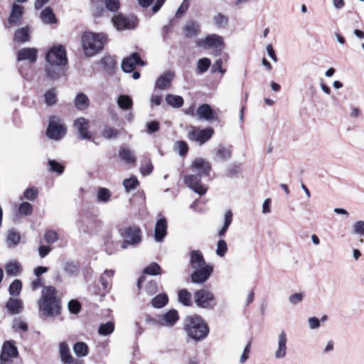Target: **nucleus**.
I'll return each mask as SVG.
<instances>
[{
	"label": "nucleus",
	"instance_id": "obj_38",
	"mask_svg": "<svg viewBox=\"0 0 364 364\" xmlns=\"http://www.w3.org/2000/svg\"><path fill=\"white\" fill-rule=\"evenodd\" d=\"M166 102L168 105L174 108H180L183 105V99L182 97L171 94H168L166 96Z\"/></svg>",
	"mask_w": 364,
	"mask_h": 364
},
{
	"label": "nucleus",
	"instance_id": "obj_40",
	"mask_svg": "<svg viewBox=\"0 0 364 364\" xmlns=\"http://www.w3.org/2000/svg\"><path fill=\"white\" fill-rule=\"evenodd\" d=\"M88 346L84 342H77L73 346V351L78 358L85 357L88 353Z\"/></svg>",
	"mask_w": 364,
	"mask_h": 364
},
{
	"label": "nucleus",
	"instance_id": "obj_52",
	"mask_svg": "<svg viewBox=\"0 0 364 364\" xmlns=\"http://www.w3.org/2000/svg\"><path fill=\"white\" fill-rule=\"evenodd\" d=\"M139 185V181L135 176L123 181V186L127 192L135 189Z\"/></svg>",
	"mask_w": 364,
	"mask_h": 364
},
{
	"label": "nucleus",
	"instance_id": "obj_28",
	"mask_svg": "<svg viewBox=\"0 0 364 364\" xmlns=\"http://www.w3.org/2000/svg\"><path fill=\"white\" fill-rule=\"evenodd\" d=\"M6 308L11 314H19L22 309L23 304L20 299L10 298L6 304Z\"/></svg>",
	"mask_w": 364,
	"mask_h": 364
},
{
	"label": "nucleus",
	"instance_id": "obj_56",
	"mask_svg": "<svg viewBox=\"0 0 364 364\" xmlns=\"http://www.w3.org/2000/svg\"><path fill=\"white\" fill-rule=\"evenodd\" d=\"M38 194V189L35 187L27 188L23 193V198L28 200L33 201Z\"/></svg>",
	"mask_w": 364,
	"mask_h": 364
},
{
	"label": "nucleus",
	"instance_id": "obj_12",
	"mask_svg": "<svg viewBox=\"0 0 364 364\" xmlns=\"http://www.w3.org/2000/svg\"><path fill=\"white\" fill-rule=\"evenodd\" d=\"M213 133L214 131L210 127L199 130L193 129L188 132V137L191 141H196L202 145L211 139Z\"/></svg>",
	"mask_w": 364,
	"mask_h": 364
},
{
	"label": "nucleus",
	"instance_id": "obj_7",
	"mask_svg": "<svg viewBox=\"0 0 364 364\" xmlns=\"http://www.w3.org/2000/svg\"><path fill=\"white\" fill-rule=\"evenodd\" d=\"M193 296L195 303L198 307L213 309L216 305L213 294L207 289L197 290Z\"/></svg>",
	"mask_w": 364,
	"mask_h": 364
},
{
	"label": "nucleus",
	"instance_id": "obj_59",
	"mask_svg": "<svg viewBox=\"0 0 364 364\" xmlns=\"http://www.w3.org/2000/svg\"><path fill=\"white\" fill-rule=\"evenodd\" d=\"M68 309L70 313L77 314L81 310V304L80 303L75 299H72L68 302Z\"/></svg>",
	"mask_w": 364,
	"mask_h": 364
},
{
	"label": "nucleus",
	"instance_id": "obj_24",
	"mask_svg": "<svg viewBox=\"0 0 364 364\" xmlns=\"http://www.w3.org/2000/svg\"><path fill=\"white\" fill-rule=\"evenodd\" d=\"M119 157L127 164H134L136 161L134 152L127 146H121L119 149Z\"/></svg>",
	"mask_w": 364,
	"mask_h": 364
},
{
	"label": "nucleus",
	"instance_id": "obj_34",
	"mask_svg": "<svg viewBox=\"0 0 364 364\" xmlns=\"http://www.w3.org/2000/svg\"><path fill=\"white\" fill-rule=\"evenodd\" d=\"M90 105V100L87 96L82 93H78L75 98V106L78 110H85Z\"/></svg>",
	"mask_w": 364,
	"mask_h": 364
},
{
	"label": "nucleus",
	"instance_id": "obj_17",
	"mask_svg": "<svg viewBox=\"0 0 364 364\" xmlns=\"http://www.w3.org/2000/svg\"><path fill=\"white\" fill-rule=\"evenodd\" d=\"M287 338L284 331H282L277 338V348L274 353L276 359L284 358L287 355Z\"/></svg>",
	"mask_w": 364,
	"mask_h": 364
},
{
	"label": "nucleus",
	"instance_id": "obj_3",
	"mask_svg": "<svg viewBox=\"0 0 364 364\" xmlns=\"http://www.w3.org/2000/svg\"><path fill=\"white\" fill-rule=\"evenodd\" d=\"M183 329L187 336L196 342L204 340L209 333L207 323L198 315L186 316L183 321Z\"/></svg>",
	"mask_w": 364,
	"mask_h": 364
},
{
	"label": "nucleus",
	"instance_id": "obj_9",
	"mask_svg": "<svg viewBox=\"0 0 364 364\" xmlns=\"http://www.w3.org/2000/svg\"><path fill=\"white\" fill-rule=\"evenodd\" d=\"M18 356V351L14 342L6 341L4 343L0 355V364H8L12 362L13 358Z\"/></svg>",
	"mask_w": 364,
	"mask_h": 364
},
{
	"label": "nucleus",
	"instance_id": "obj_43",
	"mask_svg": "<svg viewBox=\"0 0 364 364\" xmlns=\"http://www.w3.org/2000/svg\"><path fill=\"white\" fill-rule=\"evenodd\" d=\"M132 100L129 96L121 95L118 97L117 105L121 109H129L132 107Z\"/></svg>",
	"mask_w": 364,
	"mask_h": 364
},
{
	"label": "nucleus",
	"instance_id": "obj_22",
	"mask_svg": "<svg viewBox=\"0 0 364 364\" xmlns=\"http://www.w3.org/2000/svg\"><path fill=\"white\" fill-rule=\"evenodd\" d=\"M62 64H50L46 63L45 65V71L48 78L51 80H56L64 73Z\"/></svg>",
	"mask_w": 364,
	"mask_h": 364
},
{
	"label": "nucleus",
	"instance_id": "obj_30",
	"mask_svg": "<svg viewBox=\"0 0 364 364\" xmlns=\"http://www.w3.org/2000/svg\"><path fill=\"white\" fill-rule=\"evenodd\" d=\"M233 214L231 210H225L223 217V225L218 230V235L220 237L225 236L228 228L232 222Z\"/></svg>",
	"mask_w": 364,
	"mask_h": 364
},
{
	"label": "nucleus",
	"instance_id": "obj_39",
	"mask_svg": "<svg viewBox=\"0 0 364 364\" xmlns=\"http://www.w3.org/2000/svg\"><path fill=\"white\" fill-rule=\"evenodd\" d=\"M5 271L9 276H17L21 272V265L16 261H11L6 264Z\"/></svg>",
	"mask_w": 364,
	"mask_h": 364
},
{
	"label": "nucleus",
	"instance_id": "obj_16",
	"mask_svg": "<svg viewBox=\"0 0 364 364\" xmlns=\"http://www.w3.org/2000/svg\"><path fill=\"white\" fill-rule=\"evenodd\" d=\"M196 115L200 120L211 121L218 119L216 112L208 104L200 105L196 110Z\"/></svg>",
	"mask_w": 364,
	"mask_h": 364
},
{
	"label": "nucleus",
	"instance_id": "obj_26",
	"mask_svg": "<svg viewBox=\"0 0 364 364\" xmlns=\"http://www.w3.org/2000/svg\"><path fill=\"white\" fill-rule=\"evenodd\" d=\"M232 150L230 147H227L224 145L220 144L215 149V157L217 160L225 161L231 158Z\"/></svg>",
	"mask_w": 364,
	"mask_h": 364
},
{
	"label": "nucleus",
	"instance_id": "obj_51",
	"mask_svg": "<svg viewBox=\"0 0 364 364\" xmlns=\"http://www.w3.org/2000/svg\"><path fill=\"white\" fill-rule=\"evenodd\" d=\"M146 274L156 276L161 274V267L156 262H153L144 269Z\"/></svg>",
	"mask_w": 364,
	"mask_h": 364
},
{
	"label": "nucleus",
	"instance_id": "obj_21",
	"mask_svg": "<svg viewBox=\"0 0 364 364\" xmlns=\"http://www.w3.org/2000/svg\"><path fill=\"white\" fill-rule=\"evenodd\" d=\"M167 222L165 218L159 219L154 228V238L156 242H161L167 234Z\"/></svg>",
	"mask_w": 364,
	"mask_h": 364
},
{
	"label": "nucleus",
	"instance_id": "obj_44",
	"mask_svg": "<svg viewBox=\"0 0 364 364\" xmlns=\"http://www.w3.org/2000/svg\"><path fill=\"white\" fill-rule=\"evenodd\" d=\"M48 166L50 172L57 173L59 175H61L64 172V166L54 159L48 160Z\"/></svg>",
	"mask_w": 364,
	"mask_h": 364
},
{
	"label": "nucleus",
	"instance_id": "obj_1",
	"mask_svg": "<svg viewBox=\"0 0 364 364\" xmlns=\"http://www.w3.org/2000/svg\"><path fill=\"white\" fill-rule=\"evenodd\" d=\"M191 168L195 173L186 175L183 181L193 191L203 196L207 192L208 188L201 184V178L209 176L211 171L210 164L202 158H198L192 162Z\"/></svg>",
	"mask_w": 364,
	"mask_h": 364
},
{
	"label": "nucleus",
	"instance_id": "obj_47",
	"mask_svg": "<svg viewBox=\"0 0 364 364\" xmlns=\"http://www.w3.org/2000/svg\"><path fill=\"white\" fill-rule=\"evenodd\" d=\"M114 330V323L108 321L105 323H102L98 328L99 334L102 336H107L111 334Z\"/></svg>",
	"mask_w": 364,
	"mask_h": 364
},
{
	"label": "nucleus",
	"instance_id": "obj_25",
	"mask_svg": "<svg viewBox=\"0 0 364 364\" xmlns=\"http://www.w3.org/2000/svg\"><path fill=\"white\" fill-rule=\"evenodd\" d=\"M178 320V311L175 309H171L162 315L161 323L164 326H172Z\"/></svg>",
	"mask_w": 364,
	"mask_h": 364
},
{
	"label": "nucleus",
	"instance_id": "obj_6",
	"mask_svg": "<svg viewBox=\"0 0 364 364\" xmlns=\"http://www.w3.org/2000/svg\"><path fill=\"white\" fill-rule=\"evenodd\" d=\"M66 127L62 120L57 116L49 118V124L46 130V135L49 139L59 140L66 134Z\"/></svg>",
	"mask_w": 364,
	"mask_h": 364
},
{
	"label": "nucleus",
	"instance_id": "obj_2",
	"mask_svg": "<svg viewBox=\"0 0 364 364\" xmlns=\"http://www.w3.org/2000/svg\"><path fill=\"white\" fill-rule=\"evenodd\" d=\"M39 311L47 316H58L60 314L61 299L58 296V291L53 286L44 287L41 298L38 301Z\"/></svg>",
	"mask_w": 364,
	"mask_h": 364
},
{
	"label": "nucleus",
	"instance_id": "obj_55",
	"mask_svg": "<svg viewBox=\"0 0 364 364\" xmlns=\"http://www.w3.org/2000/svg\"><path fill=\"white\" fill-rule=\"evenodd\" d=\"M102 136L107 139L115 138L119 135V132L117 129L111 127H105L102 131Z\"/></svg>",
	"mask_w": 364,
	"mask_h": 364
},
{
	"label": "nucleus",
	"instance_id": "obj_10",
	"mask_svg": "<svg viewBox=\"0 0 364 364\" xmlns=\"http://www.w3.org/2000/svg\"><path fill=\"white\" fill-rule=\"evenodd\" d=\"M112 22L118 31L134 29L136 26L135 17H127L121 13L114 15L112 18Z\"/></svg>",
	"mask_w": 364,
	"mask_h": 364
},
{
	"label": "nucleus",
	"instance_id": "obj_29",
	"mask_svg": "<svg viewBox=\"0 0 364 364\" xmlns=\"http://www.w3.org/2000/svg\"><path fill=\"white\" fill-rule=\"evenodd\" d=\"M104 0H91L90 11L95 17H100L105 12Z\"/></svg>",
	"mask_w": 364,
	"mask_h": 364
},
{
	"label": "nucleus",
	"instance_id": "obj_54",
	"mask_svg": "<svg viewBox=\"0 0 364 364\" xmlns=\"http://www.w3.org/2000/svg\"><path fill=\"white\" fill-rule=\"evenodd\" d=\"M18 212L23 215H30L33 212V206L28 202H22L18 206Z\"/></svg>",
	"mask_w": 364,
	"mask_h": 364
},
{
	"label": "nucleus",
	"instance_id": "obj_35",
	"mask_svg": "<svg viewBox=\"0 0 364 364\" xmlns=\"http://www.w3.org/2000/svg\"><path fill=\"white\" fill-rule=\"evenodd\" d=\"M200 24L196 21L188 22L184 26V32L186 37L196 36L200 32Z\"/></svg>",
	"mask_w": 364,
	"mask_h": 364
},
{
	"label": "nucleus",
	"instance_id": "obj_14",
	"mask_svg": "<svg viewBox=\"0 0 364 364\" xmlns=\"http://www.w3.org/2000/svg\"><path fill=\"white\" fill-rule=\"evenodd\" d=\"M136 65L144 66V62L141 59L138 53L135 52L131 54L128 58H124L122 62V69L125 73H130L134 68Z\"/></svg>",
	"mask_w": 364,
	"mask_h": 364
},
{
	"label": "nucleus",
	"instance_id": "obj_62",
	"mask_svg": "<svg viewBox=\"0 0 364 364\" xmlns=\"http://www.w3.org/2000/svg\"><path fill=\"white\" fill-rule=\"evenodd\" d=\"M145 290L149 295H154L158 291V284L154 281H150L146 285Z\"/></svg>",
	"mask_w": 364,
	"mask_h": 364
},
{
	"label": "nucleus",
	"instance_id": "obj_53",
	"mask_svg": "<svg viewBox=\"0 0 364 364\" xmlns=\"http://www.w3.org/2000/svg\"><path fill=\"white\" fill-rule=\"evenodd\" d=\"M114 275V271L105 270L101 276L100 282L104 290L107 289L109 287V280Z\"/></svg>",
	"mask_w": 364,
	"mask_h": 364
},
{
	"label": "nucleus",
	"instance_id": "obj_11",
	"mask_svg": "<svg viewBox=\"0 0 364 364\" xmlns=\"http://www.w3.org/2000/svg\"><path fill=\"white\" fill-rule=\"evenodd\" d=\"M196 46L203 48H224L223 38L217 34L208 35L205 38L196 41Z\"/></svg>",
	"mask_w": 364,
	"mask_h": 364
},
{
	"label": "nucleus",
	"instance_id": "obj_8",
	"mask_svg": "<svg viewBox=\"0 0 364 364\" xmlns=\"http://www.w3.org/2000/svg\"><path fill=\"white\" fill-rule=\"evenodd\" d=\"M46 63L66 65L68 59L63 46H58L52 48L46 55Z\"/></svg>",
	"mask_w": 364,
	"mask_h": 364
},
{
	"label": "nucleus",
	"instance_id": "obj_32",
	"mask_svg": "<svg viewBox=\"0 0 364 364\" xmlns=\"http://www.w3.org/2000/svg\"><path fill=\"white\" fill-rule=\"evenodd\" d=\"M41 21L46 24H53L57 22L55 16L50 7L44 9L40 14Z\"/></svg>",
	"mask_w": 364,
	"mask_h": 364
},
{
	"label": "nucleus",
	"instance_id": "obj_31",
	"mask_svg": "<svg viewBox=\"0 0 364 364\" xmlns=\"http://www.w3.org/2000/svg\"><path fill=\"white\" fill-rule=\"evenodd\" d=\"M30 28L22 27L17 29L14 33V40L17 43H25L29 41Z\"/></svg>",
	"mask_w": 364,
	"mask_h": 364
},
{
	"label": "nucleus",
	"instance_id": "obj_19",
	"mask_svg": "<svg viewBox=\"0 0 364 364\" xmlns=\"http://www.w3.org/2000/svg\"><path fill=\"white\" fill-rule=\"evenodd\" d=\"M190 264L193 269L210 266L207 264L202 252L200 250H192L190 254Z\"/></svg>",
	"mask_w": 364,
	"mask_h": 364
},
{
	"label": "nucleus",
	"instance_id": "obj_41",
	"mask_svg": "<svg viewBox=\"0 0 364 364\" xmlns=\"http://www.w3.org/2000/svg\"><path fill=\"white\" fill-rule=\"evenodd\" d=\"M211 61L208 58H200L197 62L196 72L198 75L205 73L210 68Z\"/></svg>",
	"mask_w": 364,
	"mask_h": 364
},
{
	"label": "nucleus",
	"instance_id": "obj_15",
	"mask_svg": "<svg viewBox=\"0 0 364 364\" xmlns=\"http://www.w3.org/2000/svg\"><path fill=\"white\" fill-rule=\"evenodd\" d=\"M74 127L77 131L79 137L82 139H91V134L88 131L89 121L84 117H79L74 121Z\"/></svg>",
	"mask_w": 364,
	"mask_h": 364
},
{
	"label": "nucleus",
	"instance_id": "obj_4",
	"mask_svg": "<svg viewBox=\"0 0 364 364\" xmlns=\"http://www.w3.org/2000/svg\"><path fill=\"white\" fill-rule=\"evenodd\" d=\"M106 40L103 33L85 32L82 36V46L87 56L92 57L100 51Z\"/></svg>",
	"mask_w": 364,
	"mask_h": 364
},
{
	"label": "nucleus",
	"instance_id": "obj_61",
	"mask_svg": "<svg viewBox=\"0 0 364 364\" xmlns=\"http://www.w3.org/2000/svg\"><path fill=\"white\" fill-rule=\"evenodd\" d=\"M44 240L46 242L53 244L58 240V235L54 230H48L44 235Z\"/></svg>",
	"mask_w": 364,
	"mask_h": 364
},
{
	"label": "nucleus",
	"instance_id": "obj_57",
	"mask_svg": "<svg viewBox=\"0 0 364 364\" xmlns=\"http://www.w3.org/2000/svg\"><path fill=\"white\" fill-rule=\"evenodd\" d=\"M190 6V0H183L181 6L177 9L175 16L177 18H181L187 11Z\"/></svg>",
	"mask_w": 364,
	"mask_h": 364
},
{
	"label": "nucleus",
	"instance_id": "obj_58",
	"mask_svg": "<svg viewBox=\"0 0 364 364\" xmlns=\"http://www.w3.org/2000/svg\"><path fill=\"white\" fill-rule=\"evenodd\" d=\"M105 5L107 10L111 12H117L120 7L119 0H104Z\"/></svg>",
	"mask_w": 364,
	"mask_h": 364
},
{
	"label": "nucleus",
	"instance_id": "obj_36",
	"mask_svg": "<svg viewBox=\"0 0 364 364\" xmlns=\"http://www.w3.org/2000/svg\"><path fill=\"white\" fill-rule=\"evenodd\" d=\"M63 270L69 277H75L79 272V264L73 261L66 262Z\"/></svg>",
	"mask_w": 364,
	"mask_h": 364
},
{
	"label": "nucleus",
	"instance_id": "obj_45",
	"mask_svg": "<svg viewBox=\"0 0 364 364\" xmlns=\"http://www.w3.org/2000/svg\"><path fill=\"white\" fill-rule=\"evenodd\" d=\"M111 198V192L106 188H100L97 193V199L99 202L107 203Z\"/></svg>",
	"mask_w": 364,
	"mask_h": 364
},
{
	"label": "nucleus",
	"instance_id": "obj_64",
	"mask_svg": "<svg viewBox=\"0 0 364 364\" xmlns=\"http://www.w3.org/2000/svg\"><path fill=\"white\" fill-rule=\"evenodd\" d=\"M353 229L355 234L363 235L364 233V220L355 222L353 225Z\"/></svg>",
	"mask_w": 364,
	"mask_h": 364
},
{
	"label": "nucleus",
	"instance_id": "obj_49",
	"mask_svg": "<svg viewBox=\"0 0 364 364\" xmlns=\"http://www.w3.org/2000/svg\"><path fill=\"white\" fill-rule=\"evenodd\" d=\"M173 149L181 156H183L186 155L188 152V144L184 141H177L173 146Z\"/></svg>",
	"mask_w": 364,
	"mask_h": 364
},
{
	"label": "nucleus",
	"instance_id": "obj_37",
	"mask_svg": "<svg viewBox=\"0 0 364 364\" xmlns=\"http://www.w3.org/2000/svg\"><path fill=\"white\" fill-rule=\"evenodd\" d=\"M178 301L183 305L190 306L192 305V295L187 289H183L178 291Z\"/></svg>",
	"mask_w": 364,
	"mask_h": 364
},
{
	"label": "nucleus",
	"instance_id": "obj_48",
	"mask_svg": "<svg viewBox=\"0 0 364 364\" xmlns=\"http://www.w3.org/2000/svg\"><path fill=\"white\" fill-rule=\"evenodd\" d=\"M45 102L48 106L54 105L57 102V92L55 89H50L45 93Z\"/></svg>",
	"mask_w": 364,
	"mask_h": 364
},
{
	"label": "nucleus",
	"instance_id": "obj_60",
	"mask_svg": "<svg viewBox=\"0 0 364 364\" xmlns=\"http://www.w3.org/2000/svg\"><path fill=\"white\" fill-rule=\"evenodd\" d=\"M228 250L227 243L224 240H220L217 243L216 255L223 257Z\"/></svg>",
	"mask_w": 364,
	"mask_h": 364
},
{
	"label": "nucleus",
	"instance_id": "obj_23",
	"mask_svg": "<svg viewBox=\"0 0 364 364\" xmlns=\"http://www.w3.org/2000/svg\"><path fill=\"white\" fill-rule=\"evenodd\" d=\"M173 77V73L170 71L164 73L163 75H160L157 79L155 83V87L160 90H166L169 88Z\"/></svg>",
	"mask_w": 364,
	"mask_h": 364
},
{
	"label": "nucleus",
	"instance_id": "obj_18",
	"mask_svg": "<svg viewBox=\"0 0 364 364\" xmlns=\"http://www.w3.org/2000/svg\"><path fill=\"white\" fill-rule=\"evenodd\" d=\"M37 52L34 48H21L17 53V60H28L31 63H34L37 60Z\"/></svg>",
	"mask_w": 364,
	"mask_h": 364
},
{
	"label": "nucleus",
	"instance_id": "obj_46",
	"mask_svg": "<svg viewBox=\"0 0 364 364\" xmlns=\"http://www.w3.org/2000/svg\"><path fill=\"white\" fill-rule=\"evenodd\" d=\"M22 289V282L19 279H15L9 286V294L13 296H17L20 294Z\"/></svg>",
	"mask_w": 364,
	"mask_h": 364
},
{
	"label": "nucleus",
	"instance_id": "obj_63",
	"mask_svg": "<svg viewBox=\"0 0 364 364\" xmlns=\"http://www.w3.org/2000/svg\"><path fill=\"white\" fill-rule=\"evenodd\" d=\"M250 347H251V342H248L246 346L245 347L243 352L240 356V363L241 364L245 363L249 358L250 353Z\"/></svg>",
	"mask_w": 364,
	"mask_h": 364
},
{
	"label": "nucleus",
	"instance_id": "obj_42",
	"mask_svg": "<svg viewBox=\"0 0 364 364\" xmlns=\"http://www.w3.org/2000/svg\"><path fill=\"white\" fill-rule=\"evenodd\" d=\"M168 301L166 294H160L154 296L151 300V304L154 308L161 309L165 306Z\"/></svg>",
	"mask_w": 364,
	"mask_h": 364
},
{
	"label": "nucleus",
	"instance_id": "obj_27",
	"mask_svg": "<svg viewBox=\"0 0 364 364\" xmlns=\"http://www.w3.org/2000/svg\"><path fill=\"white\" fill-rule=\"evenodd\" d=\"M59 355L63 364L73 360V355L70 353V348L65 341L59 343Z\"/></svg>",
	"mask_w": 364,
	"mask_h": 364
},
{
	"label": "nucleus",
	"instance_id": "obj_50",
	"mask_svg": "<svg viewBox=\"0 0 364 364\" xmlns=\"http://www.w3.org/2000/svg\"><path fill=\"white\" fill-rule=\"evenodd\" d=\"M213 21L218 28H223L228 25V18L220 13H218L213 16Z\"/></svg>",
	"mask_w": 364,
	"mask_h": 364
},
{
	"label": "nucleus",
	"instance_id": "obj_5",
	"mask_svg": "<svg viewBox=\"0 0 364 364\" xmlns=\"http://www.w3.org/2000/svg\"><path fill=\"white\" fill-rule=\"evenodd\" d=\"M119 235L123 239L122 248L127 249L129 246H135L141 243L142 240V232L141 228L133 225L119 230Z\"/></svg>",
	"mask_w": 364,
	"mask_h": 364
},
{
	"label": "nucleus",
	"instance_id": "obj_13",
	"mask_svg": "<svg viewBox=\"0 0 364 364\" xmlns=\"http://www.w3.org/2000/svg\"><path fill=\"white\" fill-rule=\"evenodd\" d=\"M213 271V268L212 266L196 269L191 274V282L194 284H203L209 279Z\"/></svg>",
	"mask_w": 364,
	"mask_h": 364
},
{
	"label": "nucleus",
	"instance_id": "obj_20",
	"mask_svg": "<svg viewBox=\"0 0 364 364\" xmlns=\"http://www.w3.org/2000/svg\"><path fill=\"white\" fill-rule=\"evenodd\" d=\"M23 7L18 4H14L10 13L8 23L10 26H18L21 23L23 17Z\"/></svg>",
	"mask_w": 364,
	"mask_h": 364
},
{
	"label": "nucleus",
	"instance_id": "obj_33",
	"mask_svg": "<svg viewBox=\"0 0 364 364\" xmlns=\"http://www.w3.org/2000/svg\"><path fill=\"white\" fill-rule=\"evenodd\" d=\"M6 241L8 247H16L19 244L21 241V235L18 231H16L13 229L9 230L7 232Z\"/></svg>",
	"mask_w": 364,
	"mask_h": 364
}]
</instances>
